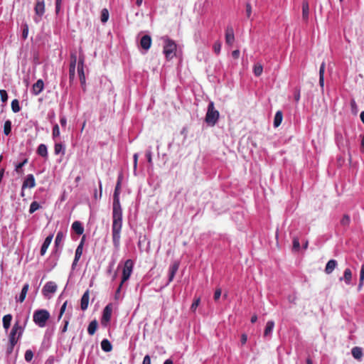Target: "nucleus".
Listing matches in <instances>:
<instances>
[{
    "label": "nucleus",
    "instance_id": "0e129e2a",
    "mask_svg": "<svg viewBox=\"0 0 364 364\" xmlns=\"http://www.w3.org/2000/svg\"><path fill=\"white\" fill-rule=\"evenodd\" d=\"M62 0H56L55 1V11L56 13H58L60 7Z\"/></svg>",
    "mask_w": 364,
    "mask_h": 364
},
{
    "label": "nucleus",
    "instance_id": "a19ab883",
    "mask_svg": "<svg viewBox=\"0 0 364 364\" xmlns=\"http://www.w3.org/2000/svg\"><path fill=\"white\" fill-rule=\"evenodd\" d=\"M15 346H16V343L9 342L7 347H6V353L7 356L10 355L13 353Z\"/></svg>",
    "mask_w": 364,
    "mask_h": 364
},
{
    "label": "nucleus",
    "instance_id": "c03bdc74",
    "mask_svg": "<svg viewBox=\"0 0 364 364\" xmlns=\"http://www.w3.org/2000/svg\"><path fill=\"white\" fill-rule=\"evenodd\" d=\"M25 360L27 362H30L32 360L33 358V353L31 350H27L25 353L24 355Z\"/></svg>",
    "mask_w": 364,
    "mask_h": 364
},
{
    "label": "nucleus",
    "instance_id": "4be33fe9",
    "mask_svg": "<svg viewBox=\"0 0 364 364\" xmlns=\"http://www.w3.org/2000/svg\"><path fill=\"white\" fill-rule=\"evenodd\" d=\"M326 64L323 62L319 69V85L321 87L324 85V72H325Z\"/></svg>",
    "mask_w": 364,
    "mask_h": 364
},
{
    "label": "nucleus",
    "instance_id": "473e14b6",
    "mask_svg": "<svg viewBox=\"0 0 364 364\" xmlns=\"http://www.w3.org/2000/svg\"><path fill=\"white\" fill-rule=\"evenodd\" d=\"M11 109L14 112L16 113L18 112L21 109V107L19 106L18 100L15 99L13 100L11 102Z\"/></svg>",
    "mask_w": 364,
    "mask_h": 364
},
{
    "label": "nucleus",
    "instance_id": "412c9836",
    "mask_svg": "<svg viewBox=\"0 0 364 364\" xmlns=\"http://www.w3.org/2000/svg\"><path fill=\"white\" fill-rule=\"evenodd\" d=\"M28 289H29V284L28 283L25 284L21 289V292L18 299V301L19 302L22 303L24 301V300L26 297V294L28 293Z\"/></svg>",
    "mask_w": 364,
    "mask_h": 364
},
{
    "label": "nucleus",
    "instance_id": "a211bd4d",
    "mask_svg": "<svg viewBox=\"0 0 364 364\" xmlns=\"http://www.w3.org/2000/svg\"><path fill=\"white\" fill-rule=\"evenodd\" d=\"M336 266H337L336 260H335V259H330L327 262V264L326 265L325 272L327 274H329L332 273L333 271L336 269Z\"/></svg>",
    "mask_w": 364,
    "mask_h": 364
},
{
    "label": "nucleus",
    "instance_id": "dca6fc26",
    "mask_svg": "<svg viewBox=\"0 0 364 364\" xmlns=\"http://www.w3.org/2000/svg\"><path fill=\"white\" fill-rule=\"evenodd\" d=\"M90 299V292L89 290H87L82 295L80 301V308L82 311H85L88 307Z\"/></svg>",
    "mask_w": 364,
    "mask_h": 364
},
{
    "label": "nucleus",
    "instance_id": "09e8293b",
    "mask_svg": "<svg viewBox=\"0 0 364 364\" xmlns=\"http://www.w3.org/2000/svg\"><path fill=\"white\" fill-rule=\"evenodd\" d=\"M60 135V129L58 124H55L53 128V136L57 137Z\"/></svg>",
    "mask_w": 364,
    "mask_h": 364
},
{
    "label": "nucleus",
    "instance_id": "a18cd8bd",
    "mask_svg": "<svg viewBox=\"0 0 364 364\" xmlns=\"http://www.w3.org/2000/svg\"><path fill=\"white\" fill-rule=\"evenodd\" d=\"M200 302V299L199 297L196 298L194 299L193 302L192 303V305L191 306V310L192 311H195L196 310V309L198 308V306H199Z\"/></svg>",
    "mask_w": 364,
    "mask_h": 364
},
{
    "label": "nucleus",
    "instance_id": "c756f323",
    "mask_svg": "<svg viewBox=\"0 0 364 364\" xmlns=\"http://www.w3.org/2000/svg\"><path fill=\"white\" fill-rule=\"evenodd\" d=\"M11 320L12 316L11 314H6L3 317V326L6 330L10 327Z\"/></svg>",
    "mask_w": 364,
    "mask_h": 364
},
{
    "label": "nucleus",
    "instance_id": "b1692460",
    "mask_svg": "<svg viewBox=\"0 0 364 364\" xmlns=\"http://www.w3.org/2000/svg\"><path fill=\"white\" fill-rule=\"evenodd\" d=\"M345 280L346 284H350L352 279L351 270L348 268L346 269L343 274V277H341L340 280Z\"/></svg>",
    "mask_w": 364,
    "mask_h": 364
},
{
    "label": "nucleus",
    "instance_id": "39448f33",
    "mask_svg": "<svg viewBox=\"0 0 364 364\" xmlns=\"http://www.w3.org/2000/svg\"><path fill=\"white\" fill-rule=\"evenodd\" d=\"M23 332V328L17 321L14 323L9 333V342L17 343L18 339L21 337Z\"/></svg>",
    "mask_w": 364,
    "mask_h": 364
},
{
    "label": "nucleus",
    "instance_id": "72a5a7b5",
    "mask_svg": "<svg viewBox=\"0 0 364 364\" xmlns=\"http://www.w3.org/2000/svg\"><path fill=\"white\" fill-rule=\"evenodd\" d=\"M101 21L106 23L109 19V11L107 9H103L101 11Z\"/></svg>",
    "mask_w": 364,
    "mask_h": 364
},
{
    "label": "nucleus",
    "instance_id": "3c124183",
    "mask_svg": "<svg viewBox=\"0 0 364 364\" xmlns=\"http://www.w3.org/2000/svg\"><path fill=\"white\" fill-rule=\"evenodd\" d=\"M85 57L80 55L77 62V68H84Z\"/></svg>",
    "mask_w": 364,
    "mask_h": 364
},
{
    "label": "nucleus",
    "instance_id": "6e6d98bb",
    "mask_svg": "<svg viewBox=\"0 0 364 364\" xmlns=\"http://www.w3.org/2000/svg\"><path fill=\"white\" fill-rule=\"evenodd\" d=\"M68 324H69V320L68 319L65 320V321H64V326L61 329V333H65L67 331Z\"/></svg>",
    "mask_w": 364,
    "mask_h": 364
},
{
    "label": "nucleus",
    "instance_id": "6e6552de",
    "mask_svg": "<svg viewBox=\"0 0 364 364\" xmlns=\"http://www.w3.org/2000/svg\"><path fill=\"white\" fill-rule=\"evenodd\" d=\"M57 284L54 282H48L42 289V293L44 296L49 297L50 294H53L57 290Z\"/></svg>",
    "mask_w": 364,
    "mask_h": 364
},
{
    "label": "nucleus",
    "instance_id": "393cba45",
    "mask_svg": "<svg viewBox=\"0 0 364 364\" xmlns=\"http://www.w3.org/2000/svg\"><path fill=\"white\" fill-rule=\"evenodd\" d=\"M37 154L42 157L47 158V156H48L47 146L43 144H40L37 149Z\"/></svg>",
    "mask_w": 364,
    "mask_h": 364
},
{
    "label": "nucleus",
    "instance_id": "423d86ee",
    "mask_svg": "<svg viewBox=\"0 0 364 364\" xmlns=\"http://www.w3.org/2000/svg\"><path fill=\"white\" fill-rule=\"evenodd\" d=\"M133 267L134 262L132 259H129L125 261L122 271V283H124L129 279L133 270Z\"/></svg>",
    "mask_w": 364,
    "mask_h": 364
},
{
    "label": "nucleus",
    "instance_id": "f03ea898",
    "mask_svg": "<svg viewBox=\"0 0 364 364\" xmlns=\"http://www.w3.org/2000/svg\"><path fill=\"white\" fill-rule=\"evenodd\" d=\"M50 318L49 312L46 309L36 310L33 313V319L34 323L39 327L46 326V322Z\"/></svg>",
    "mask_w": 364,
    "mask_h": 364
},
{
    "label": "nucleus",
    "instance_id": "8fccbe9b",
    "mask_svg": "<svg viewBox=\"0 0 364 364\" xmlns=\"http://www.w3.org/2000/svg\"><path fill=\"white\" fill-rule=\"evenodd\" d=\"M67 304H68V301H66L62 305V306L60 308V314H59V316H58V320H60L63 314H64V312H65V311L66 309Z\"/></svg>",
    "mask_w": 364,
    "mask_h": 364
},
{
    "label": "nucleus",
    "instance_id": "6ab92c4d",
    "mask_svg": "<svg viewBox=\"0 0 364 364\" xmlns=\"http://www.w3.org/2000/svg\"><path fill=\"white\" fill-rule=\"evenodd\" d=\"M309 15V6L306 1H304L302 3V18L304 21H307Z\"/></svg>",
    "mask_w": 364,
    "mask_h": 364
},
{
    "label": "nucleus",
    "instance_id": "4c0bfd02",
    "mask_svg": "<svg viewBox=\"0 0 364 364\" xmlns=\"http://www.w3.org/2000/svg\"><path fill=\"white\" fill-rule=\"evenodd\" d=\"M83 247H82V245H78L75 254V258L76 261H79L82 255Z\"/></svg>",
    "mask_w": 364,
    "mask_h": 364
},
{
    "label": "nucleus",
    "instance_id": "de8ad7c7",
    "mask_svg": "<svg viewBox=\"0 0 364 364\" xmlns=\"http://www.w3.org/2000/svg\"><path fill=\"white\" fill-rule=\"evenodd\" d=\"M0 97L3 102H6L8 100V95L5 90H0Z\"/></svg>",
    "mask_w": 364,
    "mask_h": 364
},
{
    "label": "nucleus",
    "instance_id": "bb28decb",
    "mask_svg": "<svg viewBox=\"0 0 364 364\" xmlns=\"http://www.w3.org/2000/svg\"><path fill=\"white\" fill-rule=\"evenodd\" d=\"M274 327V322L273 321H267L266 324V327L264 331V336H268L272 333L273 328Z\"/></svg>",
    "mask_w": 364,
    "mask_h": 364
},
{
    "label": "nucleus",
    "instance_id": "cd10ccee",
    "mask_svg": "<svg viewBox=\"0 0 364 364\" xmlns=\"http://www.w3.org/2000/svg\"><path fill=\"white\" fill-rule=\"evenodd\" d=\"M351 353H352V355L353 356V358L357 360H360L363 356V351H362L361 348H360V347L353 348Z\"/></svg>",
    "mask_w": 364,
    "mask_h": 364
},
{
    "label": "nucleus",
    "instance_id": "aec40b11",
    "mask_svg": "<svg viewBox=\"0 0 364 364\" xmlns=\"http://www.w3.org/2000/svg\"><path fill=\"white\" fill-rule=\"evenodd\" d=\"M72 229L76 234L80 235L84 232V228L80 221H75L72 224Z\"/></svg>",
    "mask_w": 364,
    "mask_h": 364
},
{
    "label": "nucleus",
    "instance_id": "864d4df0",
    "mask_svg": "<svg viewBox=\"0 0 364 364\" xmlns=\"http://www.w3.org/2000/svg\"><path fill=\"white\" fill-rule=\"evenodd\" d=\"M221 296V289H217L214 293V299L217 301Z\"/></svg>",
    "mask_w": 364,
    "mask_h": 364
},
{
    "label": "nucleus",
    "instance_id": "2f4dec72",
    "mask_svg": "<svg viewBox=\"0 0 364 364\" xmlns=\"http://www.w3.org/2000/svg\"><path fill=\"white\" fill-rule=\"evenodd\" d=\"M253 71H254V74L257 76V77H259L262 75V71H263V67L262 65L260 64V63H257L254 65V69H253Z\"/></svg>",
    "mask_w": 364,
    "mask_h": 364
},
{
    "label": "nucleus",
    "instance_id": "c85d7f7f",
    "mask_svg": "<svg viewBox=\"0 0 364 364\" xmlns=\"http://www.w3.org/2000/svg\"><path fill=\"white\" fill-rule=\"evenodd\" d=\"M101 348L105 352H110L112 350V346L107 339L102 341Z\"/></svg>",
    "mask_w": 364,
    "mask_h": 364
},
{
    "label": "nucleus",
    "instance_id": "7ed1b4c3",
    "mask_svg": "<svg viewBox=\"0 0 364 364\" xmlns=\"http://www.w3.org/2000/svg\"><path fill=\"white\" fill-rule=\"evenodd\" d=\"M177 49L176 43L168 38L164 40L163 53L167 60H171L175 55Z\"/></svg>",
    "mask_w": 364,
    "mask_h": 364
},
{
    "label": "nucleus",
    "instance_id": "bf43d9fd",
    "mask_svg": "<svg viewBox=\"0 0 364 364\" xmlns=\"http://www.w3.org/2000/svg\"><path fill=\"white\" fill-rule=\"evenodd\" d=\"M360 280L364 281V264L361 265L360 272Z\"/></svg>",
    "mask_w": 364,
    "mask_h": 364
},
{
    "label": "nucleus",
    "instance_id": "20e7f679",
    "mask_svg": "<svg viewBox=\"0 0 364 364\" xmlns=\"http://www.w3.org/2000/svg\"><path fill=\"white\" fill-rule=\"evenodd\" d=\"M219 112L215 109L213 102H210L208 106V110L205 115V122L212 126L215 125L219 118Z\"/></svg>",
    "mask_w": 364,
    "mask_h": 364
},
{
    "label": "nucleus",
    "instance_id": "e2e57ef3",
    "mask_svg": "<svg viewBox=\"0 0 364 364\" xmlns=\"http://www.w3.org/2000/svg\"><path fill=\"white\" fill-rule=\"evenodd\" d=\"M133 158H134V168L136 169L137 167L138 154H134Z\"/></svg>",
    "mask_w": 364,
    "mask_h": 364
},
{
    "label": "nucleus",
    "instance_id": "5fc2aeb1",
    "mask_svg": "<svg viewBox=\"0 0 364 364\" xmlns=\"http://www.w3.org/2000/svg\"><path fill=\"white\" fill-rule=\"evenodd\" d=\"M146 157L147 161L149 164H152L151 151L150 150L146 151Z\"/></svg>",
    "mask_w": 364,
    "mask_h": 364
},
{
    "label": "nucleus",
    "instance_id": "13d9d810",
    "mask_svg": "<svg viewBox=\"0 0 364 364\" xmlns=\"http://www.w3.org/2000/svg\"><path fill=\"white\" fill-rule=\"evenodd\" d=\"M142 364H151V358L149 355L144 356Z\"/></svg>",
    "mask_w": 364,
    "mask_h": 364
},
{
    "label": "nucleus",
    "instance_id": "69168bd1",
    "mask_svg": "<svg viewBox=\"0 0 364 364\" xmlns=\"http://www.w3.org/2000/svg\"><path fill=\"white\" fill-rule=\"evenodd\" d=\"M60 123L61 124V126L63 127H65L66 126V124H67V119L65 117H60Z\"/></svg>",
    "mask_w": 364,
    "mask_h": 364
},
{
    "label": "nucleus",
    "instance_id": "a878e982",
    "mask_svg": "<svg viewBox=\"0 0 364 364\" xmlns=\"http://www.w3.org/2000/svg\"><path fill=\"white\" fill-rule=\"evenodd\" d=\"M97 321L96 320L92 321L88 326L87 328V332L90 335H94L96 332V330L97 328Z\"/></svg>",
    "mask_w": 364,
    "mask_h": 364
},
{
    "label": "nucleus",
    "instance_id": "ddd939ff",
    "mask_svg": "<svg viewBox=\"0 0 364 364\" xmlns=\"http://www.w3.org/2000/svg\"><path fill=\"white\" fill-rule=\"evenodd\" d=\"M36 186L35 178L33 174H28L23 183L22 189L33 188Z\"/></svg>",
    "mask_w": 364,
    "mask_h": 364
},
{
    "label": "nucleus",
    "instance_id": "9d476101",
    "mask_svg": "<svg viewBox=\"0 0 364 364\" xmlns=\"http://www.w3.org/2000/svg\"><path fill=\"white\" fill-rule=\"evenodd\" d=\"M112 312V305L111 304L107 305L103 310V314H102V324H105L110 321Z\"/></svg>",
    "mask_w": 364,
    "mask_h": 364
},
{
    "label": "nucleus",
    "instance_id": "79ce46f5",
    "mask_svg": "<svg viewBox=\"0 0 364 364\" xmlns=\"http://www.w3.org/2000/svg\"><path fill=\"white\" fill-rule=\"evenodd\" d=\"M350 219L349 215H344L343 216L342 219L341 220V224L343 226H348L350 224Z\"/></svg>",
    "mask_w": 364,
    "mask_h": 364
},
{
    "label": "nucleus",
    "instance_id": "603ef678",
    "mask_svg": "<svg viewBox=\"0 0 364 364\" xmlns=\"http://www.w3.org/2000/svg\"><path fill=\"white\" fill-rule=\"evenodd\" d=\"M28 28L27 25H25V26L23 29V32H22V37L23 39H26L28 37Z\"/></svg>",
    "mask_w": 364,
    "mask_h": 364
},
{
    "label": "nucleus",
    "instance_id": "e433bc0d",
    "mask_svg": "<svg viewBox=\"0 0 364 364\" xmlns=\"http://www.w3.org/2000/svg\"><path fill=\"white\" fill-rule=\"evenodd\" d=\"M63 238H64L63 232L62 231H59L57 233V235H56V237H55V247H58L60 244V242H62Z\"/></svg>",
    "mask_w": 364,
    "mask_h": 364
},
{
    "label": "nucleus",
    "instance_id": "4468645a",
    "mask_svg": "<svg viewBox=\"0 0 364 364\" xmlns=\"http://www.w3.org/2000/svg\"><path fill=\"white\" fill-rule=\"evenodd\" d=\"M140 46L141 47L147 50L150 48L151 46V38L149 35H144L141 37L140 40Z\"/></svg>",
    "mask_w": 364,
    "mask_h": 364
},
{
    "label": "nucleus",
    "instance_id": "9b49d317",
    "mask_svg": "<svg viewBox=\"0 0 364 364\" xmlns=\"http://www.w3.org/2000/svg\"><path fill=\"white\" fill-rule=\"evenodd\" d=\"M235 41L234 30L231 26H228L225 30V42L232 46Z\"/></svg>",
    "mask_w": 364,
    "mask_h": 364
},
{
    "label": "nucleus",
    "instance_id": "f704fd0d",
    "mask_svg": "<svg viewBox=\"0 0 364 364\" xmlns=\"http://www.w3.org/2000/svg\"><path fill=\"white\" fill-rule=\"evenodd\" d=\"M54 152H55V154H56V155H58L61 152L63 153V154H65L64 148H63L62 144L57 143L55 144Z\"/></svg>",
    "mask_w": 364,
    "mask_h": 364
},
{
    "label": "nucleus",
    "instance_id": "2eb2a0df",
    "mask_svg": "<svg viewBox=\"0 0 364 364\" xmlns=\"http://www.w3.org/2000/svg\"><path fill=\"white\" fill-rule=\"evenodd\" d=\"M179 267V262H175L173 264H172L169 267V272H168V284L171 282L175 277L176 273L177 272Z\"/></svg>",
    "mask_w": 364,
    "mask_h": 364
},
{
    "label": "nucleus",
    "instance_id": "1a4fd4ad",
    "mask_svg": "<svg viewBox=\"0 0 364 364\" xmlns=\"http://www.w3.org/2000/svg\"><path fill=\"white\" fill-rule=\"evenodd\" d=\"M34 10L36 15L38 16L39 18H41L45 13L44 0H36V4Z\"/></svg>",
    "mask_w": 364,
    "mask_h": 364
},
{
    "label": "nucleus",
    "instance_id": "ea45409f",
    "mask_svg": "<svg viewBox=\"0 0 364 364\" xmlns=\"http://www.w3.org/2000/svg\"><path fill=\"white\" fill-rule=\"evenodd\" d=\"M292 243H293V247H292L293 250L299 251L300 249V242H299V240L297 237H293Z\"/></svg>",
    "mask_w": 364,
    "mask_h": 364
},
{
    "label": "nucleus",
    "instance_id": "7c9ffc66",
    "mask_svg": "<svg viewBox=\"0 0 364 364\" xmlns=\"http://www.w3.org/2000/svg\"><path fill=\"white\" fill-rule=\"evenodd\" d=\"M11 122L10 120H6L4 122V133L5 135L8 136L11 134Z\"/></svg>",
    "mask_w": 364,
    "mask_h": 364
},
{
    "label": "nucleus",
    "instance_id": "37998d69",
    "mask_svg": "<svg viewBox=\"0 0 364 364\" xmlns=\"http://www.w3.org/2000/svg\"><path fill=\"white\" fill-rule=\"evenodd\" d=\"M245 9L246 16L248 19H250L252 15V6L250 2L246 3Z\"/></svg>",
    "mask_w": 364,
    "mask_h": 364
},
{
    "label": "nucleus",
    "instance_id": "5701e85b",
    "mask_svg": "<svg viewBox=\"0 0 364 364\" xmlns=\"http://www.w3.org/2000/svg\"><path fill=\"white\" fill-rule=\"evenodd\" d=\"M282 119H283L282 112L279 110L276 112L275 116H274V127H278L281 124Z\"/></svg>",
    "mask_w": 364,
    "mask_h": 364
},
{
    "label": "nucleus",
    "instance_id": "0eeeda50",
    "mask_svg": "<svg viewBox=\"0 0 364 364\" xmlns=\"http://www.w3.org/2000/svg\"><path fill=\"white\" fill-rule=\"evenodd\" d=\"M77 63V55L75 53H72L70 55V63L69 68V79L72 82L75 77V66Z\"/></svg>",
    "mask_w": 364,
    "mask_h": 364
},
{
    "label": "nucleus",
    "instance_id": "c9c22d12",
    "mask_svg": "<svg viewBox=\"0 0 364 364\" xmlns=\"http://www.w3.org/2000/svg\"><path fill=\"white\" fill-rule=\"evenodd\" d=\"M28 163V159H25L22 162L16 166L15 171L16 173L21 174L23 173L22 167Z\"/></svg>",
    "mask_w": 364,
    "mask_h": 364
},
{
    "label": "nucleus",
    "instance_id": "052dcab7",
    "mask_svg": "<svg viewBox=\"0 0 364 364\" xmlns=\"http://www.w3.org/2000/svg\"><path fill=\"white\" fill-rule=\"evenodd\" d=\"M124 283H122V282H120L116 292H115V299H118V296L120 293V291H121V289H122V287Z\"/></svg>",
    "mask_w": 364,
    "mask_h": 364
},
{
    "label": "nucleus",
    "instance_id": "338daca9",
    "mask_svg": "<svg viewBox=\"0 0 364 364\" xmlns=\"http://www.w3.org/2000/svg\"><path fill=\"white\" fill-rule=\"evenodd\" d=\"M247 341V336L245 333L242 334L241 336V343L242 345L245 344Z\"/></svg>",
    "mask_w": 364,
    "mask_h": 364
},
{
    "label": "nucleus",
    "instance_id": "49530a36",
    "mask_svg": "<svg viewBox=\"0 0 364 364\" xmlns=\"http://www.w3.org/2000/svg\"><path fill=\"white\" fill-rule=\"evenodd\" d=\"M221 49V43L220 41H216L213 45L214 52L218 55L220 53Z\"/></svg>",
    "mask_w": 364,
    "mask_h": 364
},
{
    "label": "nucleus",
    "instance_id": "680f3d73",
    "mask_svg": "<svg viewBox=\"0 0 364 364\" xmlns=\"http://www.w3.org/2000/svg\"><path fill=\"white\" fill-rule=\"evenodd\" d=\"M294 100L296 102H299L300 100V90H296L294 93Z\"/></svg>",
    "mask_w": 364,
    "mask_h": 364
},
{
    "label": "nucleus",
    "instance_id": "58836bf2",
    "mask_svg": "<svg viewBox=\"0 0 364 364\" xmlns=\"http://www.w3.org/2000/svg\"><path fill=\"white\" fill-rule=\"evenodd\" d=\"M40 208V205L37 201H33L31 203L29 208V213L31 214L33 213L35 211Z\"/></svg>",
    "mask_w": 364,
    "mask_h": 364
},
{
    "label": "nucleus",
    "instance_id": "4d7b16f0",
    "mask_svg": "<svg viewBox=\"0 0 364 364\" xmlns=\"http://www.w3.org/2000/svg\"><path fill=\"white\" fill-rule=\"evenodd\" d=\"M240 52L239 50H235L232 52V56L235 59H237L240 57Z\"/></svg>",
    "mask_w": 364,
    "mask_h": 364
},
{
    "label": "nucleus",
    "instance_id": "f257e3e1",
    "mask_svg": "<svg viewBox=\"0 0 364 364\" xmlns=\"http://www.w3.org/2000/svg\"><path fill=\"white\" fill-rule=\"evenodd\" d=\"M122 174L118 176L113 196L112 235L114 247L117 250L120 246L122 228V210L119 202V194L122 181Z\"/></svg>",
    "mask_w": 364,
    "mask_h": 364
},
{
    "label": "nucleus",
    "instance_id": "774afa93",
    "mask_svg": "<svg viewBox=\"0 0 364 364\" xmlns=\"http://www.w3.org/2000/svg\"><path fill=\"white\" fill-rule=\"evenodd\" d=\"M79 77H85L84 68H77Z\"/></svg>",
    "mask_w": 364,
    "mask_h": 364
},
{
    "label": "nucleus",
    "instance_id": "f8f14e48",
    "mask_svg": "<svg viewBox=\"0 0 364 364\" xmlns=\"http://www.w3.org/2000/svg\"><path fill=\"white\" fill-rule=\"evenodd\" d=\"M43 88H44V82H43V80L39 79L36 81V83H34L33 85L32 93L34 95H38L43 91Z\"/></svg>",
    "mask_w": 364,
    "mask_h": 364
},
{
    "label": "nucleus",
    "instance_id": "f3484780",
    "mask_svg": "<svg viewBox=\"0 0 364 364\" xmlns=\"http://www.w3.org/2000/svg\"><path fill=\"white\" fill-rule=\"evenodd\" d=\"M53 235H48L44 240L41 248V255L43 256L46 254L48 247L50 246L52 240H53Z\"/></svg>",
    "mask_w": 364,
    "mask_h": 364
}]
</instances>
